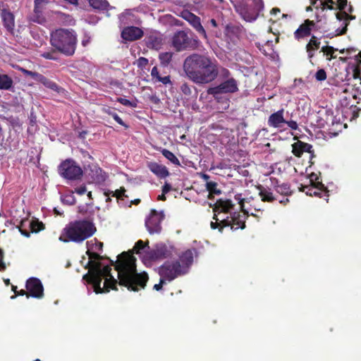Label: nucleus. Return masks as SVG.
I'll return each instance as SVG.
<instances>
[{
	"label": "nucleus",
	"instance_id": "54",
	"mask_svg": "<svg viewBox=\"0 0 361 361\" xmlns=\"http://www.w3.org/2000/svg\"><path fill=\"white\" fill-rule=\"evenodd\" d=\"M49 4V0H35L34 5L44 8V6Z\"/></svg>",
	"mask_w": 361,
	"mask_h": 361
},
{
	"label": "nucleus",
	"instance_id": "63",
	"mask_svg": "<svg viewBox=\"0 0 361 361\" xmlns=\"http://www.w3.org/2000/svg\"><path fill=\"white\" fill-rule=\"evenodd\" d=\"M138 62L140 66H145L148 63V60L146 58L140 57Z\"/></svg>",
	"mask_w": 361,
	"mask_h": 361
},
{
	"label": "nucleus",
	"instance_id": "17",
	"mask_svg": "<svg viewBox=\"0 0 361 361\" xmlns=\"http://www.w3.org/2000/svg\"><path fill=\"white\" fill-rule=\"evenodd\" d=\"M302 188V191L305 190V188L307 189V191L306 192L307 195L323 197L326 200V202H328L329 190L322 182H318L314 185L311 184L309 186H304Z\"/></svg>",
	"mask_w": 361,
	"mask_h": 361
},
{
	"label": "nucleus",
	"instance_id": "59",
	"mask_svg": "<svg viewBox=\"0 0 361 361\" xmlns=\"http://www.w3.org/2000/svg\"><path fill=\"white\" fill-rule=\"evenodd\" d=\"M3 257H4V251L0 249V271H4L6 269V265L3 262Z\"/></svg>",
	"mask_w": 361,
	"mask_h": 361
},
{
	"label": "nucleus",
	"instance_id": "37",
	"mask_svg": "<svg viewBox=\"0 0 361 361\" xmlns=\"http://www.w3.org/2000/svg\"><path fill=\"white\" fill-rule=\"evenodd\" d=\"M43 8H41L39 6L37 7V6L34 5V10H33V16L32 17V20L33 22L42 24L44 22H45V19L43 16Z\"/></svg>",
	"mask_w": 361,
	"mask_h": 361
},
{
	"label": "nucleus",
	"instance_id": "29",
	"mask_svg": "<svg viewBox=\"0 0 361 361\" xmlns=\"http://www.w3.org/2000/svg\"><path fill=\"white\" fill-rule=\"evenodd\" d=\"M37 82L43 84L46 87L56 92H61V87H60L55 82L51 80L40 73L39 75V78L37 80Z\"/></svg>",
	"mask_w": 361,
	"mask_h": 361
},
{
	"label": "nucleus",
	"instance_id": "27",
	"mask_svg": "<svg viewBox=\"0 0 361 361\" xmlns=\"http://www.w3.org/2000/svg\"><path fill=\"white\" fill-rule=\"evenodd\" d=\"M356 64L353 66L352 77L354 80H357L360 86L356 87V90L361 93V51H359L356 56Z\"/></svg>",
	"mask_w": 361,
	"mask_h": 361
},
{
	"label": "nucleus",
	"instance_id": "34",
	"mask_svg": "<svg viewBox=\"0 0 361 361\" xmlns=\"http://www.w3.org/2000/svg\"><path fill=\"white\" fill-rule=\"evenodd\" d=\"M336 18L338 20H345V26L342 28V30L338 32V35H344L347 31V26L348 25V20L349 19H354L355 17L350 16L347 12L344 11H341V12L336 13Z\"/></svg>",
	"mask_w": 361,
	"mask_h": 361
},
{
	"label": "nucleus",
	"instance_id": "19",
	"mask_svg": "<svg viewBox=\"0 0 361 361\" xmlns=\"http://www.w3.org/2000/svg\"><path fill=\"white\" fill-rule=\"evenodd\" d=\"M315 26L314 20L307 19L294 32V37L297 40L304 39L311 35L312 28Z\"/></svg>",
	"mask_w": 361,
	"mask_h": 361
},
{
	"label": "nucleus",
	"instance_id": "10",
	"mask_svg": "<svg viewBox=\"0 0 361 361\" xmlns=\"http://www.w3.org/2000/svg\"><path fill=\"white\" fill-rule=\"evenodd\" d=\"M59 174L68 180H79L82 176V170L73 159H66L59 166Z\"/></svg>",
	"mask_w": 361,
	"mask_h": 361
},
{
	"label": "nucleus",
	"instance_id": "11",
	"mask_svg": "<svg viewBox=\"0 0 361 361\" xmlns=\"http://www.w3.org/2000/svg\"><path fill=\"white\" fill-rule=\"evenodd\" d=\"M159 274L166 281L171 282L177 277L185 274V271L180 267L179 261H167L159 268Z\"/></svg>",
	"mask_w": 361,
	"mask_h": 361
},
{
	"label": "nucleus",
	"instance_id": "28",
	"mask_svg": "<svg viewBox=\"0 0 361 361\" xmlns=\"http://www.w3.org/2000/svg\"><path fill=\"white\" fill-rule=\"evenodd\" d=\"M101 111L111 116L118 124L123 126L126 129L129 128V126L124 123L121 118L116 114L115 108L104 105L101 108Z\"/></svg>",
	"mask_w": 361,
	"mask_h": 361
},
{
	"label": "nucleus",
	"instance_id": "20",
	"mask_svg": "<svg viewBox=\"0 0 361 361\" xmlns=\"http://www.w3.org/2000/svg\"><path fill=\"white\" fill-rule=\"evenodd\" d=\"M87 173L92 181L97 184L104 183L107 178L106 173L97 164L89 165Z\"/></svg>",
	"mask_w": 361,
	"mask_h": 361
},
{
	"label": "nucleus",
	"instance_id": "62",
	"mask_svg": "<svg viewBox=\"0 0 361 361\" xmlns=\"http://www.w3.org/2000/svg\"><path fill=\"white\" fill-rule=\"evenodd\" d=\"M221 74L224 78H228L231 75V73L228 69L222 68L221 70Z\"/></svg>",
	"mask_w": 361,
	"mask_h": 361
},
{
	"label": "nucleus",
	"instance_id": "42",
	"mask_svg": "<svg viewBox=\"0 0 361 361\" xmlns=\"http://www.w3.org/2000/svg\"><path fill=\"white\" fill-rule=\"evenodd\" d=\"M213 219L215 220V221H211L210 223V227L212 229H216L218 228L219 231L221 233L224 230V227H221L222 224L221 221L222 219H220L219 217V214H216V213H214V215L213 216Z\"/></svg>",
	"mask_w": 361,
	"mask_h": 361
},
{
	"label": "nucleus",
	"instance_id": "12",
	"mask_svg": "<svg viewBox=\"0 0 361 361\" xmlns=\"http://www.w3.org/2000/svg\"><path fill=\"white\" fill-rule=\"evenodd\" d=\"M164 214L161 212H157L156 209H152L149 217L145 220V226L150 234H159L161 231V222L164 219Z\"/></svg>",
	"mask_w": 361,
	"mask_h": 361
},
{
	"label": "nucleus",
	"instance_id": "38",
	"mask_svg": "<svg viewBox=\"0 0 361 361\" xmlns=\"http://www.w3.org/2000/svg\"><path fill=\"white\" fill-rule=\"evenodd\" d=\"M161 154L166 159H167L174 165L178 166H180V161L172 152L169 151L167 149H163L161 150Z\"/></svg>",
	"mask_w": 361,
	"mask_h": 361
},
{
	"label": "nucleus",
	"instance_id": "3",
	"mask_svg": "<svg viewBox=\"0 0 361 361\" xmlns=\"http://www.w3.org/2000/svg\"><path fill=\"white\" fill-rule=\"evenodd\" d=\"M183 68L186 76L198 85L212 82L219 73L217 61L201 54L194 53L188 56Z\"/></svg>",
	"mask_w": 361,
	"mask_h": 361
},
{
	"label": "nucleus",
	"instance_id": "53",
	"mask_svg": "<svg viewBox=\"0 0 361 361\" xmlns=\"http://www.w3.org/2000/svg\"><path fill=\"white\" fill-rule=\"evenodd\" d=\"M166 281L160 276V279H159V283H157V284H155L153 287V288L157 291L160 290L162 289V287L164 286V284L166 283Z\"/></svg>",
	"mask_w": 361,
	"mask_h": 361
},
{
	"label": "nucleus",
	"instance_id": "23",
	"mask_svg": "<svg viewBox=\"0 0 361 361\" xmlns=\"http://www.w3.org/2000/svg\"><path fill=\"white\" fill-rule=\"evenodd\" d=\"M147 168L160 178H164L169 176L168 169L162 165L154 161H150L147 163Z\"/></svg>",
	"mask_w": 361,
	"mask_h": 361
},
{
	"label": "nucleus",
	"instance_id": "18",
	"mask_svg": "<svg viewBox=\"0 0 361 361\" xmlns=\"http://www.w3.org/2000/svg\"><path fill=\"white\" fill-rule=\"evenodd\" d=\"M144 35L142 29L135 26H128L123 28L121 32V37L129 42L135 41L141 39Z\"/></svg>",
	"mask_w": 361,
	"mask_h": 361
},
{
	"label": "nucleus",
	"instance_id": "44",
	"mask_svg": "<svg viewBox=\"0 0 361 361\" xmlns=\"http://www.w3.org/2000/svg\"><path fill=\"white\" fill-rule=\"evenodd\" d=\"M18 70L20 71L21 73H23L25 76H29L32 78L33 80L37 81V78H39V73L37 72H33L31 71H28L24 68L22 67H18Z\"/></svg>",
	"mask_w": 361,
	"mask_h": 361
},
{
	"label": "nucleus",
	"instance_id": "16",
	"mask_svg": "<svg viewBox=\"0 0 361 361\" xmlns=\"http://www.w3.org/2000/svg\"><path fill=\"white\" fill-rule=\"evenodd\" d=\"M197 256V251L195 248L188 249L179 255L178 261L180 262V267L188 272L189 267L192 264L194 257Z\"/></svg>",
	"mask_w": 361,
	"mask_h": 361
},
{
	"label": "nucleus",
	"instance_id": "58",
	"mask_svg": "<svg viewBox=\"0 0 361 361\" xmlns=\"http://www.w3.org/2000/svg\"><path fill=\"white\" fill-rule=\"evenodd\" d=\"M288 125V126L292 130H297L298 128V123L295 121H288L285 122Z\"/></svg>",
	"mask_w": 361,
	"mask_h": 361
},
{
	"label": "nucleus",
	"instance_id": "21",
	"mask_svg": "<svg viewBox=\"0 0 361 361\" xmlns=\"http://www.w3.org/2000/svg\"><path fill=\"white\" fill-rule=\"evenodd\" d=\"M1 18L3 25L8 32L13 34L15 30V16L8 8L1 9Z\"/></svg>",
	"mask_w": 361,
	"mask_h": 361
},
{
	"label": "nucleus",
	"instance_id": "26",
	"mask_svg": "<svg viewBox=\"0 0 361 361\" xmlns=\"http://www.w3.org/2000/svg\"><path fill=\"white\" fill-rule=\"evenodd\" d=\"M320 40L315 35H312L309 42L306 44L305 49L309 59L314 56V52L320 47Z\"/></svg>",
	"mask_w": 361,
	"mask_h": 361
},
{
	"label": "nucleus",
	"instance_id": "31",
	"mask_svg": "<svg viewBox=\"0 0 361 361\" xmlns=\"http://www.w3.org/2000/svg\"><path fill=\"white\" fill-rule=\"evenodd\" d=\"M227 34L235 37H240L244 32V27L241 25L228 24L226 27Z\"/></svg>",
	"mask_w": 361,
	"mask_h": 361
},
{
	"label": "nucleus",
	"instance_id": "2",
	"mask_svg": "<svg viewBox=\"0 0 361 361\" xmlns=\"http://www.w3.org/2000/svg\"><path fill=\"white\" fill-rule=\"evenodd\" d=\"M89 261L85 268L88 272L83 276V279L92 284L94 292L98 293H108L110 290H118V279L111 275V268L109 265L102 267L99 262L103 257L99 254L87 250Z\"/></svg>",
	"mask_w": 361,
	"mask_h": 361
},
{
	"label": "nucleus",
	"instance_id": "7",
	"mask_svg": "<svg viewBox=\"0 0 361 361\" xmlns=\"http://www.w3.org/2000/svg\"><path fill=\"white\" fill-rule=\"evenodd\" d=\"M235 199L238 201L240 204V210L243 212V214H240V212H235L231 214L230 216H226V219H223L221 221V227L230 226L233 230H237L238 228L244 229L245 228V219L249 216L248 212L245 209V202H247V199L241 198V195L238 194L235 196Z\"/></svg>",
	"mask_w": 361,
	"mask_h": 361
},
{
	"label": "nucleus",
	"instance_id": "4",
	"mask_svg": "<svg viewBox=\"0 0 361 361\" xmlns=\"http://www.w3.org/2000/svg\"><path fill=\"white\" fill-rule=\"evenodd\" d=\"M97 231L94 224L89 219L69 222L63 229L59 240L63 243H80L92 236Z\"/></svg>",
	"mask_w": 361,
	"mask_h": 361
},
{
	"label": "nucleus",
	"instance_id": "30",
	"mask_svg": "<svg viewBox=\"0 0 361 361\" xmlns=\"http://www.w3.org/2000/svg\"><path fill=\"white\" fill-rule=\"evenodd\" d=\"M146 44L149 48L159 49L162 44V39L160 37L151 35L147 37Z\"/></svg>",
	"mask_w": 361,
	"mask_h": 361
},
{
	"label": "nucleus",
	"instance_id": "43",
	"mask_svg": "<svg viewBox=\"0 0 361 361\" xmlns=\"http://www.w3.org/2000/svg\"><path fill=\"white\" fill-rule=\"evenodd\" d=\"M206 189L209 192L210 195H212V194L219 195L221 192L219 189H217V183L214 181L207 182L206 183Z\"/></svg>",
	"mask_w": 361,
	"mask_h": 361
},
{
	"label": "nucleus",
	"instance_id": "5",
	"mask_svg": "<svg viewBox=\"0 0 361 361\" xmlns=\"http://www.w3.org/2000/svg\"><path fill=\"white\" fill-rule=\"evenodd\" d=\"M50 42L59 52L66 56H71L76 50L77 34L72 29L59 28L51 34Z\"/></svg>",
	"mask_w": 361,
	"mask_h": 361
},
{
	"label": "nucleus",
	"instance_id": "52",
	"mask_svg": "<svg viewBox=\"0 0 361 361\" xmlns=\"http://www.w3.org/2000/svg\"><path fill=\"white\" fill-rule=\"evenodd\" d=\"M151 75L152 78L156 79L157 81L159 79V78H160L161 75H159V72L157 66L152 68L151 71Z\"/></svg>",
	"mask_w": 361,
	"mask_h": 361
},
{
	"label": "nucleus",
	"instance_id": "22",
	"mask_svg": "<svg viewBox=\"0 0 361 361\" xmlns=\"http://www.w3.org/2000/svg\"><path fill=\"white\" fill-rule=\"evenodd\" d=\"M312 149V145L300 140H298L292 145V152L297 157H300L304 152L312 154L313 152Z\"/></svg>",
	"mask_w": 361,
	"mask_h": 361
},
{
	"label": "nucleus",
	"instance_id": "36",
	"mask_svg": "<svg viewBox=\"0 0 361 361\" xmlns=\"http://www.w3.org/2000/svg\"><path fill=\"white\" fill-rule=\"evenodd\" d=\"M90 6L94 9L106 11L109 6L107 0H87Z\"/></svg>",
	"mask_w": 361,
	"mask_h": 361
},
{
	"label": "nucleus",
	"instance_id": "46",
	"mask_svg": "<svg viewBox=\"0 0 361 361\" xmlns=\"http://www.w3.org/2000/svg\"><path fill=\"white\" fill-rule=\"evenodd\" d=\"M27 220L24 219H21L20 221V224L19 225L17 226V228L19 230V231L20 232V233L27 237V238H29L30 236V233L26 230H24L23 229V226L25 225V223L27 221Z\"/></svg>",
	"mask_w": 361,
	"mask_h": 361
},
{
	"label": "nucleus",
	"instance_id": "64",
	"mask_svg": "<svg viewBox=\"0 0 361 361\" xmlns=\"http://www.w3.org/2000/svg\"><path fill=\"white\" fill-rule=\"evenodd\" d=\"M67 198V200L64 199V201H66L68 204H73L75 203V199L73 196H68Z\"/></svg>",
	"mask_w": 361,
	"mask_h": 361
},
{
	"label": "nucleus",
	"instance_id": "25",
	"mask_svg": "<svg viewBox=\"0 0 361 361\" xmlns=\"http://www.w3.org/2000/svg\"><path fill=\"white\" fill-rule=\"evenodd\" d=\"M233 207L234 204L231 200H219L216 202L213 210L214 213L217 212V214L219 215L221 213H229L231 210L233 209Z\"/></svg>",
	"mask_w": 361,
	"mask_h": 361
},
{
	"label": "nucleus",
	"instance_id": "40",
	"mask_svg": "<svg viewBox=\"0 0 361 361\" xmlns=\"http://www.w3.org/2000/svg\"><path fill=\"white\" fill-rule=\"evenodd\" d=\"M30 228L32 233H38L45 228L44 224L38 219H33L30 222Z\"/></svg>",
	"mask_w": 361,
	"mask_h": 361
},
{
	"label": "nucleus",
	"instance_id": "9",
	"mask_svg": "<svg viewBox=\"0 0 361 361\" xmlns=\"http://www.w3.org/2000/svg\"><path fill=\"white\" fill-rule=\"evenodd\" d=\"M171 249L164 243H158L152 249L147 250L142 257L145 264L150 263L158 260H162L171 256Z\"/></svg>",
	"mask_w": 361,
	"mask_h": 361
},
{
	"label": "nucleus",
	"instance_id": "41",
	"mask_svg": "<svg viewBox=\"0 0 361 361\" xmlns=\"http://www.w3.org/2000/svg\"><path fill=\"white\" fill-rule=\"evenodd\" d=\"M276 190L278 193L283 195H290L292 193L290 185L288 183H282L276 187Z\"/></svg>",
	"mask_w": 361,
	"mask_h": 361
},
{
	"label": "nucleus",
	"instance_id": "55",
	"mask_svg": "<svg viewBox=\"0 0 361 361\" xmlns=\"http://www.w3.org/2000/svg\"><path fill=\"white\" fill-rule=\"evenodd\" d=\"M347 6V0H337V8L343 11Z\"/></svg>",
	"mask_w": 361,
	"mask_h": 361
},
{
	"label": "nucleus",
	"instance_id": "47",
	"mask_svg": "<svg viewBox=\"0 0 361 361\" xmlns=\"http://www.w3.org/2000/svg\"><path fill=\"white\" fill-rule=\"evenodd\" d=\"M180 90L181 92L185 96H190L192 94L191 87L187 82H183L180 85Z\"/></svg>",
	"mask_w": 361,
	"mask_h": 361
},
{
	"label": "nucleus",
	"instance_id": "1",
	"mask_svg": "<svg viewBox=\"0 0 361 361\" xmlns=\"http://www.w3.org/2000/svg\"><path fill=\"white\" fill-rule=\"evenodd\" d=\"M149 249V241L137 240L133 252H123L118 256L115 262V269L118 272V285L126 287L129 291L138 292L144 289L149 281L148 274L145 271L138 273L136 267V258L133 253L144 255L145 248Z\"/></svg>",
	"mask_w": 361,
	"mask_h": 361
},
{
	"label": "nucleus",
	"instance_id": "57",
	"mask_svg": "<svg viewBox=\"0 0 361 361\" xmlns=\"http://www.w3.org/2000/svg\"><path fill=\"white\" fill-rule=\"evenodd\" d=\"M75 192L80 195H84L87 192L86 186L84 185H80L75 188Z\"/></svg>",
	"mask_w": 361,
	"mask_h": 361
},
{
	"label": "nucleus",
	"instance_id": "48",
	"mask_svg": "<svg viewBox=\"0 0 361 361\" xmlns=\"http://www.w3.org/2000/svg\"><path fill=\"white\" fill-rule=\"evenodd\" d=\"M321 4L322 6V10L324 11L325 8L329 9V10H334L336 8H334V1L333 0H326L325 1H321Z\"/></svg>",
	"mask_w": 361,
	"mask_h": 361
},
{
	"label": "nucleus",
	"instance_id": "8",
	"mask_svg": "<svg viewBox=\"0 0 361 361\" xmlns=\"http://www.w3.org/2000/svg\"><path fill=\"white\" fill-rule=\"evenodd\" d=\"M199 40L189 36L184 30H179L174 33L172 37V46L177 51L186 49H195L198 47Z\"/></svg>",
	"mask_w": 361,
	"mask_h": 361
},
{
	"label": "nucleus",
	"instance_id": "6",
	"mask_svg": "<svg viewBox=\"0 0 361 361\" xmlns=\"http://www.w3.org/2000/svg\"><path fill=\"white\" fill-rule=\"evenodd\" d=\"M235 12L247 22L257 19L264 10L263 0H229Z\"/></svg>",
	"mask_w": 361,
	"mask_h": 361
},
{
	"label": "nucleus",
	"instance_id": "60",
	"mask_svg": "<svg viewBox=\"0 0 361 361\" xmlns=\"http://www.w3.org/2000/svg\"><path fill=\"white\" fill-rule=\"evenodd\" d=\"M317 180H318V177H317V174L312 173L310 175V181L311 184L314 185L315 183H317L319 182V181H317Z\"/></svg>",
	"mask_w": 361,
	"mask_h": 361
},
{
	"label": "nucleus",
	"instance_id": "32",
	"mask_svg": "<svg viewBox=\"0 0 361 361\" xmlns=\"http://www.w3.org/2000/svg\"><path fill=\"white\" fill-rule=\"evenodd\" d=\"M13 86V79L6 74L0 73V90H9Z\"/></svg>",
	"mask_w": 361,
	"mask_h": 361
},
{
	"label": "nucleus",
	"instance_id": "24",
	"mask_svg": "<svg viewBox=\"0 0 361 361\" xmlns=\"http://www.w3.org/2000/svg\"><path fill=\"white\" fill-rule=\"evenodd\" d=\"M284 110L283 109L271 114L268 118V125L273 128H281L286 121L283 118Z\"/></svg>",
	"mask_w": 361,
	"mask_h": 361
},
{
	"label": "nucleus",
	"instance_id": "15",
	"mask_svg": "<svg viewBox=\"0 0 361 361\" xmlns=\"http://www.w3.org/2000/svg\"><path fill=\"white\" fill-rule=\"evenodd\" d=\"M27 290V298L30 296L35 298H42L44 296V288L41 281L35 277L30 278L25 285Z\"/></svg>",
	"mask_w": 361,
	"mask_h": 361
},
{
	"label": "nucleus",
	"instance_id": "51",
	"mask_svg": "<svg viewBox=\"0 0 361 361\" xmlns=\"http://www.w3.org/2000/svg\"><path fill=\"white\" fill-rule=\"evenodd\" d=\"M117 102L121 103V104L124 105V106H134L132 104V102L127 99H125V98H122V97H118L117 98Z\"/></svg>",
	"mask_w": 361,
	"mask_h": 361
},
{
	"label": "nucleus",
	"instance_id": "56",
	"mask_svg": "<svg viewBox=\"0 0 361 361\" xmlns=\"http://www.w3.org/2000/svg\"><path fill=\"white\" fill-rule=\"evenodd\" d=\"M157 81L162 82L164 85L171 84V78L169 75L164 77L160 76Z\"/></svg>",
	"mask_w": 361,
	"mask_h": 361
},
{
	"label": "nucleus",
	"instance_id": "39",
	"mask_svg": "<svg viewBox=\"0 0 361 361\" xmlns=\"http://www.w3.org/2000/svg\"><path fill=\"white\" fill-rule=\"evenodd\" d=\"M58 52L59 51L54 48V49H51L49 51H44L43 53H42L40 54V56L42 58L46 59L53 60V61H59L60 57H59Z\"/></svg>",
	"mask_w": 361,
	"mask_h": 361
},
{
	"label": "nucleus",
	"instance_id": "14",
	"mask_svg": "<svg viewBox=\"0 0 361 361\" xmlns=\"http://www.w3.org/2000/svg\"><path fill=\"white\" fill-rule=\"evenodd\" d=\"M180 16L185 20L202 37L207 39V32L202 25L200 18L188 10H183Z\"/></svg>",
	"mask_w": 361,
	"mask_h": 361
},
{
	"label": "nucleus",
	"instance_id": "50",
	"mask_svg": "<svg viewBox=\"0 0 361 361\" xmlns=\"http://www.w3.org/2000/svg\"><path fill=\"white\" fill-rule=\"evenodd\" d=\"M336 49L333 47L325 46L322 48V51H323L326 56H331L333 58V54L335 52Z\"/></svg>",
	"mask_w": 361,
	"mask_h": 361
},
{
	"label": "nucleus",
	"instance_id": "49",
	"mask_svg": "<svg viewBox=\"0 0 361 361\" xmlns=\"http://www.w3.org/2000/svg\"><path fill=\"white\" fill-rule=\"evenodd\" d=\"M315 78L318 81H323L326 79V73L324 69H319L317 71L315 74Z\"/></svg>",
	"mask_w": 361,
	"mask_h": 361
},
{
	"label": "nucleus",
	"instance_id": "61",
	"mask_svg": "<svg viewBox=\"0 0 361 361\" xmlns=\"http://www.w3.org/2000/svg\"><path fill=\"white\" fill-rule=\"evenodd\" d=\"M171 185L169 183H165L164 185L162 186L161 191L163 192V193L166 194L171 190Z\"/></svg>",
	"mask_w": 361,
	"mask_h": 361
},
{
	"label": "nucleus",
	"instance_id": "35",
	"mask_svg": "<svg viewBox=\"0 0 361 361\" xmlns=\"http://www.w3.org/2000/svg\"><path fill=\"white\" fill-rule=\"evenodd\" d=\"M54 13L56 15V18L63 24L73 25L75 23L74 18L70 14L64 13L61 11H56Z\"/></svg>",
	"mask_w": 361,
	"mask_h": 361
},
{
	"label": "nucleus",
	"instance_id": "13",
	"mask_svg": "<svg viewBox=\"0 0 361 361\" xmlns=\"http://www.w3.org/2000/svg\"><path fill=\"white\" fill-rule=\"evenodd\" d=\"M238 91V82L234 78H228L217 86L209 87L207 90L209 94L216 97L220 94L235 93Z\"/></svg>",
	"mask_w": 361,
	"mask_h": 361
},
{
	"label": "nucleus",
	"instance_id": "45",
	"mask_svg": "<svg viewBox=\"0 0 361 361\" xmlns=\"http://www.w3.org/2000/svg\"><path fill=\"white\" fill-rule=\"evenodd\" d=\"M126 189L124 187H121L120 189L116 190L115 191H111V196L116 197L117 199L123 200V197H126L125 195Z\"/></svg>",
	"mask_w": 361,
	"mask_h": 361
},
{
	"label": "nucleus",
	"instance_id": "33",
	"mask_svg": "<svg viewBox=\"0 0 361 361\" xmlns=\"http://www.w3.org/2000/svg\"><path fill=\"white\" fill-rule=\"evenodd\" d=\"M258 189L259 190V195L263 202H272L276 200L270 189H267L262 185H259Z\"/></svg>",
	"mask_w": 361,
	"mask_h": 361
}]
</instances>
